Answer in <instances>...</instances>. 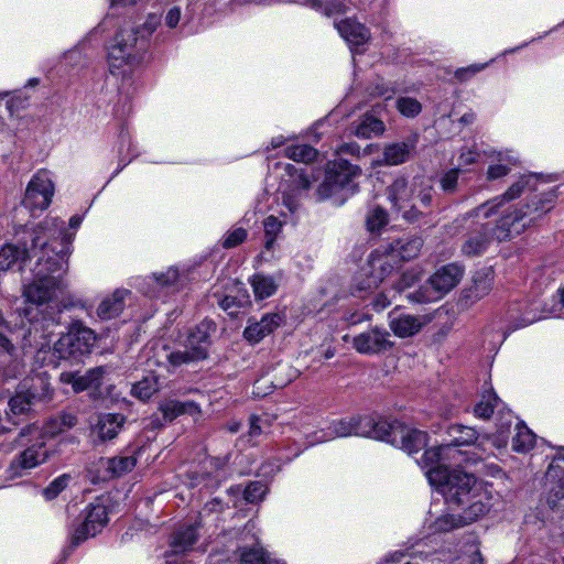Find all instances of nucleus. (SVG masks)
Instances as JSON below:
<instances>
[{"label":"nucleus","mask_w":564,"mask_h":564,"mask_svg":"<svg viewBox=\"0 0 564 564\" xmlns=\"http://www.w3.org/2000/svg\"><path fill=\"white\" fill-rule=\"evenodd\" d=\"M395 107L402 116L408 118H414L422 111L421 102L412 97H399L395 100Z\"/></svg>","instance_id":"obj_52"},{"label":"nucleus","mask_w":564,"mask_h":564,"mask_svg":"<svg viewBox=\"0 0 564 564\" xmlns=\"http://www.w3.org/2000/svg\"><path fill=\"white\" fill-rule=\"evenodd\" d=\"M423 246V240L417 236H404L391 242L383 250L376 249L362 268L352 291V295L364 299L380 283L393 279L398 259L408 261L415 258Z\"/></svg>","instance_id":"obj_6"},{"label":"nucleus","mask_w":564,"mask_h":564,"mask_svg":"<svg viewBox=\"0 0 564 564\" xmlns=\"http://www.w3.org/2000/svg\"><path fill=\"white\" fill-rule=\"evenodd\" d=\"M397 93V87L389 82H384L383 79L377 80L371 87V95L381 97L386 101L391 100Z\"/></svg>","instance_id":"obj_59"},{"label":"nucleus","mask_w":564,"mask_h":564,"mask_svg":"<svg viewBox=\"0 0 564 564\" xmlns=\"http://www.w3.org/2000/svg\"><path fill=\"white\" fill-rule=\"evenodd\" d=\"M210 466V468H213V475L212 474H207V475H202V476H195V477H191V480H189V486L191 487H198L200 485H203L204 487L206 488H216L219 482L221 481V479L225 478L226 476V465H227V460L225 458H219V457H215V458H210L208 459L207 462Z\"/></svg>","instance_id":"obj_38"},{"label":"nucleus","mask_w":564,"mask_h":564,"mask_svg":"<svg viewBox=\"0 0 564 564\" xmlns=\"http://www.w3.org/2000/svg\"><path fill=\"white\" fill-rule=\"evenodd\" d=\"M359 174L360 169L344 159L329 162L325 171V177L317 188L318 198H336L343 203L354 193V180Z\"/></svg>","instance_id":"obj_12"},{"label":"nucleus","mask_w":564,"mask_h":564,"mask_svg":"<svg viewBox=\"0 0 564 564\" xmlns=\"http://www.w3.org/2000/svg\"><path fill=\"white\" fill-rule=\"evenodd\" d=\"M430 523L427 525L429 535H435L441 533L449 532L454 529L460 528L466 524L474 523L475 521H467L464 519V511H460L459 514H452L448 512H443L438 516L433 514L430 511Z\"/></svg>","instance_id":"obj_35"},{"label":"nucleus","mask_w":564,"mask_h":564,"mask_svg":"<svg viewBox=\"0 0 564 564\" xmlns=\"http://www.w3.org/2000/svg\"><path fill=\"white\" fill-rule=\"evenodd\" d=\"M124 421L126 419L122 414H100L93 426V435L98 437L101 442L110 441L119 434Z\"/></svg>","instance_id":"obj_34"},{"label":"nucleus","mask_w":564,"mask_h":564,"mask_svg":"<svg viewBox=\"0 0 564 564\" xmlns=\"http://www.w3.org/2000/svg\"><path fill=\"white\" fill-rule=\"evenodd\" d=\"M274 169L280 177L278 188L280 196L272 214L263 220L264 249L261 252L263 260H269L273 256L283 227L295 223L301 198L312 183V173L308 167H297L292 163L279 162Z\"/></svg>","instance_id":"obj_4"},{"label":"nucleus","mask_w":564,"mask_h":564,"mask_svg":"<svg viewBox=\"0 0 564 564\" xmlns=\"http://www.w3.org/2000/svg\"><path fill=\"white\" fill-rule=\"evenodd\" d=\"M31 322L32 327L29 330V335L36 339L40 337L43 339L41 343H36V347H39L40 350H44L46 347L50 348V343L52 339V336L54 334V328L58 326V322L51 317V318H43V321L40 322H32L31 318H29Z\"/></svg>","instance_id":"obj_43"},{"label":"nucleus","mask_w":564,"mask_h":564,"mask_svg":"<svg viewBox=\"0 0 564 564\" xmlns=\"http://www.w3.org/2000/svg\"><path fill=\"white\" fill-rule=\"evenodd\" d=\"M69 332L74 335L73 339L82 356L89 354L96 343L94 330L84 326L80 322H75L70 325Z\"/></svg>","instance_id":"obj_44"},{"label":"nucleus","mask_w":564,"mask_h":564,"mask_svg":"<svg viewBox=\"0 0 564 564\" xmlns=\"http://www.w3.org/2000/svg\"><path fill=\"white\" fill-rule=\"evenodd\" d=\"M215 330V323L204 319L188 330L186 338L177 347L162 346L155 354L158 364L164 365L170 370L206 359L212 343L210 335Z\"/></svg>","instance_id":"obj_8"},{"label":"nucleus","mask_w":564,"mask_h":564,"mask_svg":"<svg viewBox=\"0 0 564 564\" xmlns=\"http://www.w3.org/2000/svg\"><path fill=\"white\" fill-rule=\"evenodd\" d=\"M248 237V231L245 228L237 227L228 230L223 237L221 245L226 249L235 248L241 245Z\"/></svg>","instance_id":"obj_57"},{"label":"nucleus","mask_w":564,"mask_h":564,"mask_svg":"<svg viewBox=\"0 0 564 564\" xmlns=\"http://www.w3.org/2000/svg\"><path fill=\"white\" fill-rule=\"evenodd\" d=\"M160 411L163 414L165 421H173L180 415L189 414L197 415L200 413L199 406L193 401H176V400H167L160 404Z\"/></svg>","instance_id":"obj_41"},{"label":"nucleus","mask_w":564,"mask_h":564,"mask_svg":"<svg viewBox=\"0 0 564 564\" xmlns=\"http://www.w3.org/2000/svg\"><path fill=\"white\" fill-rule=\"evenodd\" d=\"M270 554L265 553L262 546L254 545L249 550H245L240 556V564H267Z\"/></svg>","instance_id":"obj_55"},{"label":"nucleus","mask_w":564,"mask_h":564,"mask_svg":"<svg viewBox=\"0 0 564 564\" xmlns=\"http://www.w3.org/2000/svg\"><path fill=\"white\" fill-rule=\"evenodd\" d=\"M354 415L333 421L327 430L316 432L315 435L307 440V445L312 446L318 443H324L337 437L355 436Z\"/></svg>","instance_id":"obj_32"},{"label":"nucleus","mask_w":564,"mask_h":564,"mask_svg":"<svg viewBox=\"0 0 564 564\" xmlns=\"http://www.w3.org/2000/svg\"><path fill=\"white\" fill-rule=\"evenodd\" d=\"M453 451L451 446H433L425 449L416 462L431 487L444 497L449 507L464 511L465 520L478 521L492 507L491 490L473 474L447 466L446 458Z\"/></svg>","instance_id":"obj_2"},{"label":"nucleus","mask_w":564,"mask_h":564,"mask_svg":"<svg viewBox=\"0 0 564 564\" xmlns=\"http://www.w3.org/2000/svg\"><path fill=\"white\" fill-rule=\"evenodd\" d=\"M492 289V276L489 272H477L474 275L473 285L466 291V297L476 302L489 294Z\"/></svg>","instance_id":"obj_47"},{"label":"nucleus","mask_w":564,"mask_h":564,"mask_svg":"<svg viewBox=\"0 0 564 564\" xmlns=\"http://www.w3.org/2000/svg\"><path fill=\"white\" fill-rule=\"evenodd\" d=\"M497 412L496 432L487 437V441L497 448H505L511 435L513 415L510 410H505V404L497 397L491 388L484 389L480 400L475 404L473 413L478 419H489L491 414Z\"/></svg>","instance_id":"obj_10"},{"label":"nucleus","mask_w":564,"mask_h":564,"mask_svg":"<svg viewBox=\"0 0 564 564\" xmlns=\"http://www.w3.org/2000/svg\"><path fill=\"white\" fill-rule=\"evenodd\" d=\"M107 499L97 498L90 502L80 514L78 523L70 532V545L78 546L89 538H94L107 525L109 521Z\"/></svg>","instance_id":"obj_15"},{"label":"nucleus","mask_w":564,"mask_h":564,"mask_svg":"<svg viewBox=\"0 0 564 564\" xmlns=\"http://www.w3.org/2000/svg\"><path fill=\"white\" fill-rule=\"evenodd\" d=\"M107 372L106 367H96L89 369L84 375L78 372L65 371L59 376L61 382L70 384L74 392L78 393L85 390H91L94 397L100 395V388L104 383V378Z\"/></svg>","instance_id":"obj_21"},{"label":"nucleus","mask_w":564,"mask_h":564,"mask_svg":"<svg viewBox=\"0 0 564 564\" xmlns=\"http://www.w3.org/2000/svg\"><path fill=\"white\" fill-rule=\"evenodd\" d=\"M285 156L297 162V163H310L316 155L317 151L307 144H295L285 148Z\"/></svg>","instance_id":"obj_51"},{"label":"nucleus","mask_w":564,"mask_h":564,"mask_svg":"<svg viewBox=\"0 0 564 564\" xmlns=\"http://www.w3.org/2000/svg\"><path fill=\"white\" fill-rule=\"evenodd\" d=\"M397 293L392 292L391 290H384L376 295V297L372 301V306L376 311H382L387 308L390 304L392 299L395 296Z\"/></svg>","instance_id":"obj_64"},{"label":"nucleus","mask_w":564,"mask_h":564,"mask_svg":"<svg viewBox=\"0 0 564 564\" xmlns=\"http://www.w3.org/2000/svg\"><path fill=\"white\" fill-rule=\"evenodd\" d=\"M72 240L56 218H45L36 226L29 225L15 231V243L0 249V270L21 269L26 260L35 259L31 278L23 279V296L37 306L52 301L67 288L66 253Z\"/></svg>","instance_id":"obj_1"},{"label":"nucleus","mask_w":564,"mask_h":564,"mask_svg":"<svg viewBox=\"0 0 564 564\" xmlns=\"http://www.w3.org/2000/svg\"><path fill=\"white\" fill-rule=\"evenodd\" d=\"M42 395L37 393L35 386L28 388V383L24 382L22 389L10 399L9 408L13 414H22L31 409V405L36 399Z\"/></svg>","instance_id":"obj_42"},{"label":"nucleus","mask_w":564,"mask_h":564,"mask_svg":"<svg viewBox=\"0 0 564 564\" xmlns=\"http://www.w3.org/2000/svg\"><path fill=\"white\" fill-rule=\"evenodd\" d=\"M327 17L346 13L357 8L356 0H294Z\"/></svg>","instance_id":"obj_37"},{"label":"nucleus","mask_w":564,"mask_h":564,"mask_svg":"<svg viewBox=\"0 0 564 564\" xmlns=\"http://www.w3.org/2000/svg\"><path fill=\"white\" fill-rule=\"evenodd\" d=\"M47 456L48 451L43 441L29 446L11 463L13 475H22L23 471L39 466Z\"/></svg>","instance_id":"obj_28"},{"label":"nucleus","mask_w":564,"mask_h":564,"mask_svg":"<svg viewBox=\"0 0 564 564\" xmlns=\"http://www.w3.org/2000/svg\"><path fill=\"white\" fill-rule=\"evenodd\" d=\"M63 308L70 310V308H79L87 313V315L91 316L93 312V304L86 300H84L80 296H77L75 294H69L63 300Z\"/></svg>","instance_id":"obj_60"},{"label":"nucleus","mask_w":564,"mask_h":564,"mask_svg":"<svg viewBox=\"0 0 564 564\" xmlns=\"http://www.w3.org/2000/svg\"><path fill=\"white\" fill-rule=\"evenodd\" d=\"M553 194L541 200L540 205L514 207L507 210L495 223L489 218L476 217L474 210L462 218V223L470 228L462 252L469 257L481 254L494 241H507L516 238L539 220L551 207Z\"/></svg>","instance_id":"obj_3"},{"label":"nucleus","mask_w":564,"mask_h":564,"mask_svg":"<svg viewBox=\"0 0 564 564\" xmlns=\"http://www.w3.org/2000/svg\"><path fill=\"white\" fill-rule=\"evenodd\" d=\"M480 154L478 151L473 148L463 149L458 159H457V169L466 167L476 163L479 159Z\"/></svg>","instance_id":"obj_63"},{"label":"nucleus","mask_w":564,"mask_h":564,"mask_svg":"<svg viewBox=\"0 0 564 564\" xmlns=\"http://www.w3.org/2000/svg\"><path fill=\"white\" fill-rule=\"evenodd\" d=\"M429 321L426 316L422 315H411L395 311L389 314V327L393 334L400 338H406L417 334Z\"/></svg>","instance_id":"obj_25"},{"label":"nucleus","mask_w":564,"mask_h":564,"mask_svg":"<svg viewBox=\"0 0 564 564\" xmlns=\"http://www.w3.org/2000/svg\"><path fill=\"white\" fill-rule=\"evenodd\" d=\"M486 155L488 159L486 180L490 182L506 177L520 162L519 155L511 149L490 150Z\"/></svg>","instance_id":"obj_24"},{"label":"nucleus","mask_w":564,"mask_h":564,"mask_svg":"<svg viewBox=\"0 0 564 564\" xmlns=\"http://www.w3.org/2000/svg\"><path fill=\"white\" fill-rule=\"evenodd\" d=\"M76 419L72 414H64L59 417L51 419L42 429L36 425L29 426L26 432L29 435H43V436H55L62 433L65 429L75 425Z\"/></svg>","instance_id":"obj_39"},{"label":"nucleus","mask_w":564,"mask_h":564,"mask_svg":"<svg viewBox=\"0 0 564 564\" xmlns=\"http://www.w3.org/2000/svg\"><path fill=\"white\" fill-rule=\"evenodd\" d=\"M131 296L127 289H117L110 295L102 299L99 303L96 314L99 319L109 321L118 317L124 310L126 300Z\"/></svg>","instance_id":"obj_31"},{"label":"nucleus","mask_w":564,"mask_h":564,"mask_svg":"<svg viewBox=\"0 0 564 564\" xmlns=\"http://www.w3.org/2000/svg\"><path fill=\"white\" fill-rule=\"evenodd\" d=\"M388 224V214L381 207H375L369 210L367 216V227L371 232L380 231Z\"/></svg>","instance_id":"obj_54"},{"label":"nucleus","mask_w":564,"mask_h":564,"mask_svg":"<svg viewBox=\"0 0 564 564\" xmlns=\"http://www.w3.org/2000/svg\"><path fill=\"white\" fill-rule=\"evenodd\" d=\"M464 274L462 265L451 263L440 268L417 291L409 293L408 299L414 303H432L452 291Z\"/></svg>","instance_id":"obj_14"},{"label":"nucleus","mask_w":564,"mask_h":564,"mask_svg":"<svg viewBox=\"0 0 564 564\" xmlns=\"http://www.w3.org/2000/svg\"><path fill=\"white\" fill-rule=\"evenodd\" d=\"M284 322V316L280 313L264 314L260 321H249L243 330V337L251 344L261 341L264 337L272 334Z\"/></svg>","instance_id":"obj_26"},{"label":"nucleus","mask_w":564,"mask_h":564,"mask_svg":"<svg viewBox=\"0 0 564 564\" xmlns=\"http://www.w3.org/2000/svg\"><path fill=\"white\" fill-rule=\"evenodd\" d=\"M200 519L194 523H184L180 525L170 538L171 552L174 554L191 551L198 539V529Z\"/></svg>","instance_id":"obj_29"},{"label":"nucleus","mask_w":564,"mask_h":564,"mask_svg":"<svg viewBox=\"0 0 564 564\" xmlns=\"http://www.w3.org/2000/svg\"><path fill=\"white\" fill-rule=\"evenodd\" d=\"M268 486L263 481H251L243 490V498L247 502L256 503L263 499Z\"/></svg>","instance_id":"obj_56"},{"label":"nucleus","mask_w":564,"mask_h":564,"mask_svg":"<svg viewBox=\"0 0 564 564\" xmlns=\"http://www.w3.org/2000/svg\"><path fill=\"white\" fill-rule=\"evenodd\" d=\"M327 17L346 13L357 8L356 0H294Z\"/></svg>","instance_id":"obj_36"},{"label":"nucleus","mask_w":564,"mask_h":564,"mask_svg":"<svg viewBox=\"0 0 564 564\" xmlns=\"http://www.w3.org/2000/svg\"><path fill=\"white\" fill-rule=\"evenodd\" d=\"M249 303V295L245 290H238L237 294L228 293L221 299H218V304L221 310L230 316H236L239 310L248 306Z\"/></svg>","instance_id":"obj_48"},{"label":"nucleus","mask_w":564,"mask_h":564,"mask_svg":"<svg viewBox=\"0 0 564 564\" xmlns=\"http://www.w3.org/2000/svg\"><path fill=\"white\" fill-rule=\"evenodd\" d=\"M251 286L257 300H264L272 296L276 289L278 283L274 278L262 273H257L251 279Z\"/></svg>","instance_id":"obj_49"},{"label":"nucleus","mask_w":564,"mask_h":564,"mask_svg":"<svg viewBox=\"0 0 564 564\" xmlns=\"http://www.w3.org/2000/svg\"><path fill=\"white\" fill-rule=\"evenodd\" d=\"M137 464V459L133 456H118L112 458H99L97 466L100 475L98 476L101 480H107L113 477H120L121 475L130 471Z\"/></svg>","instance_id":"obj_33"},{"label":"nucleus","mask_w":564,"mask_h":564,"mask_svg":"<svg viewBox=\"0 0 564 564\" xmlns=\"http://www.w3.org/2000/svg\"><path fill=\"white\" fill-rule=\"evenodd\" d=\"M392 207L409 223L420 221L432 205L434 188L431 177L417 175L411 185L404 177H398L387 189Z\"/></svg>","instance_id":"obj_7"},{"label":"nucleus","mask_w":564,"mask_h":564,"mask_svg":"<svg viewBox=\"0 0 564 564\" xmlns=\"http://www.w3.org/2000/svg\"><path fill=\"white\" fill-rule=\"evenodd\" d=\"M417 280V274L414 271L404 272L401 276L392 280V292L400 293L401 291L411 288Z\"/></svg>","instance_id":"obj_61"},{"label":"nucleus","mask_w":564,"mask_h":564,"mask_svg":"<svg viewBox=\"0 0 564 564\" xmlns=\"http://www.w3.org/2000/svg\"><path fill=\"white\" fill-rule=\"evenodd\" d=\"M147 2L164 9L162 20L171 30L192 23L204 12L206 4L204 0H147Z\"/></svg>","instance_id":"obj_16"},{"label":"nucleus","mask_w":564,"mask_h":564,"mask_svg":"<svg viewBox=\"0 0 564 564\" xmlns=\"http://www.w3.org/2000/svg\"><path fill=\"white\" fill-rule=\"evenodd\" d=\"M386 130L382 119L373 113H366L360 121L355 122L352 133L362 139H371L381 135Z\"/></svg>","instance_id":"obj_40"},{"label":"nucleus","mask_w":564,"mask_h":564,"mask_svg":"<svg viewBox=\"0 0 564 564\" xmlns=\"http://www.w3.org/2000/svg\"><path fill=\"white\" fill-rule=\"evenodd\" d=\"M351 344L356 351L369 356L383 354L394 345L390 333L384 327L379 326L356 335Z\"/></svg>","instance_id":"obj_20"},{"label":"nucleus","mask_w":564,"mask_h":564,"mask_svg":"<svg viewBox=\"0 0 564 564\" xmlns=\"http://www.w3.org/2000/svg\"><path fill=\"white\" fill-rule=\"evenodd\" d=\"M459 169L455 167L446 173L441 177V187L444 192L452 193L456 189L457 183H458V176H459Z\"/></svg>","instance_id":"obj_62"},{"label":"nucleus","mask_w":564,"mask_h":564,"mask_svg":"<svg viewBox=\"0 0 564 564\" xmlns=\"http://www.w3.org/2000/svg\"><path fill=\"white\" fill-rule=\"evenodd\" d=\"M73 338L74 335H72L70 332L68 330L54 343L53 355L57 359L79 360L83 357L79 350H77L76 343Z\"/></svg>","instance_id":"obj_46"},{"label":"nucleus","mask_w":564,"mask_h":564,"mask_svg":"<svg viewBox=\"0 0 564 564\" xmlns=\"http://www.w3.org/2000/svg\"><path fill=\"white\" fill-rule=\"evenodd\" d=\"M417 143V137L411 135L402 141L391 142L383 148V163L386 165H399L406 162Z\"/></svg>","instance_id":"obj_30"},{"label":"nucleus","mask_w":564,"mask_h":564,"mask_svg":"<svg viewBox=\"0 0 564 564\" xmlns=\"http://www.w3.org/2000/svg\"><path fill=\"white\" fill-rule=\"evenodd\" d=\"M162 23V14L149 13L144 21L133 28H121L106 47L109 73L122 84L132 80L143 61L152 34Z\"/></svg>","instance_id":"obj_5"},{"label":"nucleus","mask_w":564,"mask_h":564,"mask_svg":"<svg viewBox=\"0 0 564 564\" xmlns=\"http://www.w3.org/2000/svg\"><path fill=\"white\" fill-rule=\"evenodd\" d=\"M335 28L354 54L365 51L366 44L370 41L371 33L364 23L354 18H347L335 22Z\"/></svg>","instance_id":"obj_23"},{"label":"nucleus","mask_w":564,"mask_h":564,"mask_svg":"<svg viewBox=\"0 0 564 564\" xmlns=\"http://www.w3.org/2000/svg\"><path fill=\"white\" fill-rule=\"evenodd\" d=\"M70 480V477L68 475H62L57 478H55L44 490L43 496L46 500H53L58 496L61 491H63L68 482Z\"/></svg>","instance_id":"obj_58"},{"label":"nucleus","mask_w":564,"mask_h":564,"mask_svg":"<svg viewBox=\"0 0 564 564\" xmlns=\"http://www.w3.org/2000/svg\"><path fill=\"white\" fill-rule=\"evenodd\" d=\"M388 443L409 455H414L427 446L429 435L424 431L406 426L394 420Z\"/></svg>","instance_id":"obj_19"},{"label":"nucleus","mask_w":564,"mask_h":564,"mask_svg":"<svg viewBox=\"0 0 564 564\" xmlns=\"http://www.w3.org/2000/svg\"><path fill=\"white\" fill-rule=\"evenodd\" d=\"M423 554V551L416 550L414 545H411L403 550L400 549L387 553L382 558H380V561H378L377 564H395L401 562V560L405 556H410L413 558L416 556H422Z\"/></svg>","instance_id":"obj_53"},{"label":"nucleus","mask_w":564,"mask_h":564,"mask_svg":"<svg viewBox=\"0 0 564 564\" xmlns=\"http://www.w3.org/2000/svg\"><path fill=\"white\" fill-rule=\"evenodd\" d=\"M511 447L517 453H528L533 448L535 434L522 422H517L513 427Z\"/></svg>","instance_id":"obj_45"},{"label":"nucleus","mask_w":564,"mask_h":564,"mask_svg":"<svg viewBox=\"0 0 564 564\" xmlns=\"http://www.w3.org/2000/svg\"><path fill=\"white\" fill-rule=\"evenodd\" d=\"M542 177L534 173L523 174L517 181H514L501 195L494 197L490 200L479 205L474 209L476 217L490 218L494 215L500 214L503 215L507 210H512L514 207H523L525 205H530L531 208H534L536 205H540L541 200L544 199L547 194H553V200L551 203V207L547 212H550L556 199L555 189H550L542 192L540 194H534L530 197V199L524 204H517L509 207H506L509 203L518 199L523 194L534 193L539 191V185L542 183Z\"/></svg>","instance_id":"obj_9"},{"label":"nucleus","mask_w":564,"mask_h":564,"mask_svg":"<svg viewBox=\"0 0 564 564\" xmlns=\"http://www.w3.org/2000/svg\"><path fill=\"white\" fill-rule=\"evenodd\" d=\"M55 193V186L47 170H39L30 180L24 198L23 206L34 215L36 212H43L52 203Z\"/></svg>","instance_id":"obj_17"},{"label":"nucleus","mask_w":564,"mask_h":564,"mask_svg":"<svg viewBox=\"0 0 564 564\" xmlns=\"http://www.w3.org/2000/svg\"><path fill=\"white\" fill-rule=\"evenodd\" d=\"M160 389L158 378L155 376H148L141 381H138L131 387V394L141 400H149Z\"/></svg>","instance_id":"obj_50"},{"label":"nucleus","mask_w":564,"mask_h":564,"mask_svg":"<svg viewBox=\"0 0 564 564\" xmlns=\"http://www.w3.org/2000/svg\"><path fill=\"white\" fill-rule=\"evenodd\" d=\"M546 486L550 491V499L553 501L564 498V446L557 449L546 474Z\"/></svg>","instance_id":"obj_27"},{"label":"nucleus","mask_w":564,"mask_h":564,"mask_svg":"<svg viewBox=\"0 0 564 564\" xmlns=\"http://www.w3.org/2000/svg\"><path fill=\"white\" fill-rule=\"evenodd\" d=\"M188 280L185 269L170 267L165 271L155 272L149 276L133 278L130 285L150 299H165L181 291Z\"/></svg>","instance_id":"obj_13"},{"label":"nucleus","mask_w":564,"mask_h":564,"mask_svg":"<svg viewBox=\"0 0 564 564\" xmlns=\"http://www.w3.org/2000/svg\"><path fill=\"white\" fill-rule=\"evenodd\" d=\"M359 174L360 169L344 159L329 162L325 171V177L317 188L318 198H336L343 203L354 193V180Z\"/></svg>","instance_id":"obj_11"},{"label":"nucleus","mask_w":564,"mask_h":564,"mask_svg":"<svg viewBox=\"0 0 564 564\" xmlns=\"http://www.w3.org/2000/svg\"><path fill=\"white\" fill-rule=\"evenodd\" d=\"M448 434V443L442 444L441 446H451L454 451L451 453L449 457L446 458L447 462L454 460L455 463L459 464L462 462H468V458H464V454L462 451H459L457 447L459 446H470L473 445L475 449H484L487 443V437L479 441V434L478 432L471 427L466 425H452L447 430Z\"/></svg>","instance_id":"obj_18"},{"label":"nucleus","mask_w":564,"mask_h":564,"mask_svg":"<svg viewBox=\"0 0 564 564\" xmlns=\"http://www.w3.org/2000/svg\"><path fill=\"white\" fill-rule=\"evenodd\" d=\"M355 436L389 441L392 421L376 414L354 415Z\"/></svg>","instance_id":"obj_22"}]
</instances>
